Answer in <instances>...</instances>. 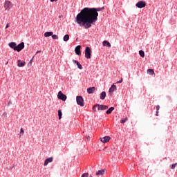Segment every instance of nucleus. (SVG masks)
Returning <instances> with one entry per match:
<instances>
[{
	"instance_id": "obj_27",
	"label": "nucleus",
	"mask_w": 177,
	"mask_h": 177,
	"mask_svg": "<svg viewBox=\"0 0 177 177\" xmlns=\"http://www.w3.org/2000/svg\"><path fill=\"white\" fill-rule=\"evenodd\" d=\"M127 121H128V118L126 117L125 119H122L121 121H120V123L121 124H124L125 122H127Z\"/></svg>"
},
{
	"instance_id": "obj_25",
	"label": "nucleus",
	"mask_w": 177,
	"mask_h": 177,
	"mask_svg": "<svg viewBox=\"0 0 177 177\" xmlns=\"http://www.w3.org/2000/svg\"><path fill=\"white\" fill-rule=\"evenodd\" d=\"M58 118L59 120H62V111L61 110H58Z\"/></svg>"
},
{
	"instance_id": "obj_21",
	"label": "nucleus",
	"mask_w": 177,
	"mask_h": 177,
	"mask_svg": "<svg viewBox=\"0 0 177 177\" xmlns=\"http://www.w3.org/2000/svg\"><path fill=\"white\" fill-rule=\"evenodd\" d=\"M114 110V107H110L106 112V115H110Z\"/></svg>"
},
{
	"instance_id": "obj_9",
	"label": "nucleus",
	"mask_w": 177,
	"mask_h": 177,
	"mask_svg": "<svg viewBox=\"0 0 177 177\" xmlns=\"http://www.w3.org/2000/svg\"><path fill=\"white\" fill-rule=\"evenodd\" d=\"M24 48L25 44L24 42H21L19 45L16 46L15 50H17V52H21V50H22V49H24Z\"/></svg>"
},
{
	"instance_id": "obj_37",
	"label": "nucleus",
	"mask_w": 177,
	"mask_h": 177,
	"mask_svg": "<svg viewBox=\"0 0 177 177\" xmlns=\"http://www.w3.org/2000/svg\"><path fill=\"white\" fill-rule=\"evenodd\" d=\"M11 104H12V101H9V102H8V106H10V105H11Z\"/></svg>"
},
{
	"instance_id": "obj_39",
	"label": "nucleus",
	"mask_w": 177,
	"mask_h": 177,
	"mask_svg": "<svg viewBox=\"0 0 177 177\" xmlns=\"http://www.w3.org/2000/svg\"><path fill=\"white\" fill-rule=\"evenodd\" d=\"M156 117H158V111H156Z\"/></svg>"
},
{
	"instance_id": "obj_10",
	"label": "nucleus",
	"mask_w": 177,
	"mask_h": 177,
	"mask_svg": "<svg viewBox=\"0 0 177 177\" xmlns=\"http://www.w3.org/2000/svg\"><path fill=\"white\" fill-rule=\"evenodd\" d=\"M111 138L110 136H104L103 138H100V140L104 143L106 144L107 142H109L111 140Z\"/></svg>"
},
{
	"instance_id": "obj_7",
	"label": "nucleus",
	"mask_w": 177,
	"mask_h": 177,
	"mask_svg": "<svg viewBox=\"0 0 177 177\" xmlns=\"http://www.w3.org/2000/svg\"><path fill=\"white\" fill-rule=\"evenodd\" d=\"M136 8L139 9H142V8H145L146 2L145 1H140L136 4Z\"/></svg>"
},
{
	"instance_id": "obj_31",
	"label": "nucleus",
	"mask_w": 177,
	"mask_h": 177,
	"mask_svg": "<svg viewBox=\"0 0 177 177\" xmlns=\"http://www.w3.org/2000/svg\"><path fill=\"white\" fill-rule=\"evenodd\" d=\"M89 176V174L88 173H84L81 177H88Z\"/></svg>"
},
{
	"instance_id": "obj_11",
	"label": "nucleus",
	"mask_w": 177,
	"mask_h": 177,
	"mask_svg": "<svg viewBox=\"0 0 177 177\" xmlns=\"http://www.w3.org/2000/svg\"><path fill=\"white\" fill-rule=\"evenodd\" d=\"M53 157H50V158H48L45 160L44 162V167H46L48 165V163H51L53 162Z\"/></svg>"
},
{
	"instance_id": "obj_40",
	"label": "nucleus",
	"mask_w": 177,
	"mask_h": 177,
	"mask_svg": "<svg viewBox=\"0 0 177 177\" xmlns=\"http://www.w3.org/2000/svg\"><path fill=\"white\" fill-rule=\"evenodd\" d=\"M9 27V24H8L6 26V28H8Z\"/></svg>"
},
{
	"instance_id": "obj_26",
	"label": "nucleus",
	"mask_w": 177,
	"mask_h": 177,
	"mask_svg": "<svg viewBox=\"0 0 177 177\" xmlns=\"http://www.w3.org/2000/svg\"><path fill=\"white\" fill-rule=\"evenodd\" d=\"M139 55H140V56H141V57H145V51L140 50L139 51Z\"/></svg>"
},
{
	"instance_id": "obj_38",
	"label": "nucleus",
	"mask_w": 177,
	"mask_h": 177,
	"mask_svg": "<svg viewBox=\"0 0 177 177\" xmlns=\"http://www.w3.org/2000/svg\"><path fill=\"white\" fill-rule=\"evenodd\" d=\"M50 2H57V1H58V0H50Z\"/></svg>"
},
{
	"instance_id": "obj_42",
	"label": "nucleus",
	"mask_w": 177,
	"mask_h": 177,
	"mask_svg": "<svg viewBox=\"0 0 177 177\" xmlns=\"http://www.w3.org/2000/svg\"><path fill=\"white\" fill-rule=\"evenodd\" d=\"M62 17H64V16H62V15H59V19H62Z\"/></svg>"
},
{
	"instance_id": "obj_17",
	"label": "nucleus",
	"mask_w": 177,
	"mask_h": 177,
	"mask_svg": "<svg viewBox=\"0 0 177 177\" xmlns=\"http://www.w3.org/2000/svg\"><path fill=\"white\" fill-rule=\"evenodd\" d=\"M73 63L75 64L80 70H83L82 65L77 60H73Z\"/></svg>"
},
{
	"instance_id": "obj_5",
	"label": "nucleus",
	"mask_w": 177,
	"mask_h": 177,
	"mask_svg": "<svg viewBox=\"0 0 177 177\" xmlns=\"http://www.w3.org/2000/svg\"><path fill=\"white\" fill-rule=\"evenodd\" d=\"M57 98L63 102H66L67 100V96L65 94H64L62 91H59Z\"/></svg>"
},
{
	"instance_id": "obj_3",
	"label": "nucleus",
	"mask_w": 177,
	"mask_h": 177,
	"mask_svg": "<svg viewBox=\"0 0 177 177\" xmlns=\"http://www.w3.org/2000/svg\"><path fill=\"white\" fill-rule=\"evenodd\" d=\"M85 57L87 59H91V48L90 47H86L85 48Z\"/></svg>"
},
{
	"instance_id": "obj_13",
	"label": "nucleus",
	"mask_w": 177,
	"mask_h": 177,
	"mask_svg": "<svg viewBox=\"0 0 177 177\" xmlns=\"http://www.w3.org/2000/svg\"><path fill=\"white\" fill-rule=\"evenodd\" d=\"M81 48H82V46L79 45V46H77L75 48V53L76 55H77L78 56H80V55H81Z\"/></svg>"
},
{
	"instance_id": "obj_8",
	"label": "nucleus",
	"mask_w": 177,
	"mask_h": 177,
	"mask_svg": "<svg viewBox=\"0 0 177 177\" xmlns=\"http://www.w3.org/2000/svg\"><path fill=\"white\" fill-rule=\"evenodd\" d=\"M80 27H82V28H90V27H92L91 23H79Z\"/></svg>"
},
{
	"instance_id": "obj_4",
	"label": "nucleus",
	"mask_w": 177,
	"mask_h": 177,
	"mask_svg": "<svg viewBox=\"0 0 177 177\" xmlns=\"http://www.w3.org/2000/svg\"><path fill=\"white\" fill-rule=\"evenodd\" d=\"M3 6H4L5 10L9 11L12 8V3L10 2V1H6Z\"/></svg>"
},
{
	"instance_id": "obj_33",
	"label": "nucleus",
	"mask_w": 177,
	"mask_h": 177,
	"mask_svg": "<svg viewBox=\"0 0 177 177\" xmlns=\"http://www.w3.org/2000/svg\"><path fill=\"white\" fill-rule=\"evenodd\" d=\"M97 107V106H96V104H95L93 106V108H92V109H93V111H94V112H96V108Z\"/></svg>"
},
{
	"instance_id": "obj_19",
	"label": "nucleus",
	"mask_w": 177,
	"mask_h": 177,
	"mask_svg": "<svg viewBox=\"0 0 177 177\" xmlns=\"http://www.w3.org/2000/svg\"><path fill=\"white\" fill-rule=\"evenodd\" d=\"M106 93L105 91H103L100 93V98L102 100H104L106 99Z\"/></svg>"
},
{
	"instance_id": "obj_1",
	"label": "nucleus",
	"mask_w": 177,
	"mask_h": 177,
	"mask_svg": "<svg viewBox=\"0 0 177 177\" xmlns=\"http://www.w3.org/2000/svg\"><path fill=\"white\" fill-rule=\"evenodd\" d=\"M104 10V7L88 8L86 7L80 10L76 17L77 23H97L98 21L99 12Z\"/></svg>"
},
{
	"instance_id": "obj_16",
	"label": "nucleus",
	"mask_w": 177,
	"mask_h": 177,
	"mask_svg": "<svg viewBox=\"0 0 177 177\" xmlns=\"http://www.w3.org/2000/svg\"><path fill=\"white\" fill-rule=\"evenodd\" d=\"M8 46H9L10 48H11L12 49H14V50H16L17 43H15V42H10V43L8 44Z\"/></svg>"
},
{
	"instance_id": "obj_41",
	"label": "nucleus",
	"mask_w": 177,
	"mask_h": 177,
	"mask_svg": "<svg viewBox=\"0 0 177 177\" xmlns=\"http://www.w3.org/2000/svg\"><path fill=\"white\" fill-rule=\"evenodd\" d=\"M41 50H37V52H36V53H41Z\"/></svg>"
},
{
	"instance_id": "obj_34",
	"label": "nucleus",
	"mask_w": 177,
	"mask_h": 177,
	"mask_svg": "<svg viewBox=\"0 0 177 177\" xmlns=\"http://www.w3.org/2000/svg\"><path fill=\"white\" fill-rule=\"evenodd\" d=\"M2 117L3 118H6L7 117V113L6 112H4L3 114H2Z\"/></svg>"
},
{
	"instance_id": "obj_15",
	"label": "nucleus",
	"mask_w": 177,
	"mask_h": 177,
	"mask_svg": "<svg viewBox=\"0 0 177 177\" xmlns=\"http://www.w3.org/2000/svg\"><path fill=\"white\" fill-rule=\"evenodd\" d=\"M26 66V62H21V60H18L17 61V66L19 68H22Z\"/></svg>"
},
{
	"instance_id": "obj_24",
	"label": "nucleus",
	"mask_w": 177,
	"mask_h": 177,
	"mask_svg": "<svg viewBox=\"0 0 177 177\" xmlns=\"http://www.w3.org/2000/svg\"><path fill=\"white\" fill-rule=\"evenodd\" d=\"M63 39H64V41L65 42H67V41H69V39H70V36H69V35H65L64 36Z\"/></svg>"
},
{
	"instance_id": "obj_30",
	"label": "nucleus",
	"mask_w": 177,
	"mask_h": 177,
	"mask_svg": "<svg viewBox=\"0 0 177 177\" xmlns=\"http://www.w3.org/2000/svg\"><path fill=\"white\" fill-rule=\"evenodd\" d=\"M53 39H59V37L57 35H52Z\"/></svg>"
},
{
	"instance_id": "obj_36",
	"label": "nucleus",
	"mask_w": 177,
	"mask_h": 177,
	"mask_svg": "<svg viewBox=\"0 0 177 177\" xmlns=\"http://www.w3.org/2000/svg\"><path fill=\"white\" fill-rule=\"evenodd\" d=\"M86 138L88 140H90V136H86Z\"/></svg>"
},
{
	"instance_id": "obj_35",
	"label": "nucleus",
	"mask_w": 177,
	"mask_h": 177,
	"mask_svg": "<svg viewBox=\"0 0 177 177\" xmlns=\"http://www.w3.org/2000/svg\"><path fill=\"white\" fill-rule=\"evenodd\" d=\"M156 110L158 111L160 110V105L156 106Z\"/></svg>"
},
{
	"instance_id": "obj_20",
	"label": "nucleus",
	"mask_w": 177,
	"mask_h": 177,
	"mask_svg": "<svg viewBox=\"0 0 177 177\" xmlns=\"http://www.w3.org/2000/svg\"><path fill=\"white\" fill-rule=\"evenodd\" d=\"M105 173V170L104 169H102V170H99L97 173H96V176H104Z\"/></svg>"
},
{
	"instance_id": "obj_28",
	"label": "nucleus",
	"mask_w": 177,
	"mask_h": 177,
	"mask_svg": "<svg viewBox=\"0 0 177 177\" xmlns=\"http://www.w3.org/2000/svg\"><path fill=\"white\" fill-rule=\"evenodd\" d=\"M24 128H21L20 129V136H24Z\"/></svg>"
},
{
	"instance_id": "obj_14",
	"label": "nucleus",
	"mask_w": 177,
	"mask_h": 177,
	"mask_svg": "<svg viewBox=\"0 0 177 177\" xmlns=\"http://www.w3.org/2000/svg\"><path fill=\"white\" fill-rule=\"evenodd\" d=\"M96 91V88L95 87H90L87 88V93L88 94L91 95V94H93Z\"/></svg>"
},
{
	"instance_id": "obj_43",
	"label": "nucleus",
	"mask_w": 177,
	"mask_h": 177,
	"mask_svg": "<svg viewBox=\"0 0 177 177\" xmlns=\"http://www.w3.org/2000/svg\"><path fill=\"white\" fill-rule=\"evenodd\" d=\"M90 177H93L92 176H90Z\"/></svg>"
},
{
	"instance_id": "obj_12",
	"label": "nucleus",
	"mask_w": 177,
	"mask_h": 177,
	"mask_svg": "<svg viewBox=\"0 0 177 177\" xmlns=\"http://www.w3.org/2000/svg\"><path fill=\"white\" fill-rule=\"evenodd\" d=\"M115 91H117V86L113 84L109 91L110 95H112Z\"/></svg>"
},
{
	"instance_id": "obj_22",
	"label": "nucleus",
	"mask_w": 177,
	"mask_h": 177,
	"mask_svg": "<svg viewBox=\"0 0 177 177\" xmlns=\"http://www.w3.org/2000/svg\"><path fill=\"white\" fill-rule=\"evenodd\" d=\"M53 35V32H46L44 33V37H51Z\"/></svg>"
},
{
	"instance_id": "obj_32",
	"label": "nucleus",
	"mask_w": 177,
	"mask_h": 177,
	"mask_svg": "<svg viewBox=\"0 0 177 177\" xmlns=\"http://www.w3.org/2000/svg\"><path fill=\"white\" fill-rule=\"evenodd\" d=\"M122 81H123V79H122V77H121V78H120V80L118 81V82H116V84H121V83L122 82Z\"/></svg>"
},
{
	"instance_id": "obj_2",
	"label": "nucleus",
	"mask_w": 177,
	"mask_h": 177,
	"mask_svg": "<svg viewBox=\"0 0 177 177\" xmlns=\"http://www.w3.org/2000/svg\"><path fill=\"white\" fill-rule=\"evenodd\" d=\"M76 102L77 105L80 106L81 107H84L85 106L84 100L82 96H77Z\"/></svg>"
},
{
	"instance_id": "obj_6",
	"label": "nucleus",
	"mask_w": 177,
	"mask_h": 177,
	"mask_svg": "<svg viewBox=\"0 0 177 177\" xmlns=\"http://www.w3.org/2000/svg\"><path fill=\"white\" fill-rule=\"evenodd\" d=\"M95 106H97L98 111H106L109 109V106L96 104Z\"/></svg>"
},
{
	"instance_id": "obj_29",
	"label": "nucleus",
	"mask_w": 177,
	"mask_h": 177,
	"mask_svg": "<svg viewBox=\"0 0 177 177\" xmlns=\"http://www.w3.org/2000/svg\"><path fill=\"white\" fill-rule=\"evenodd\" d=\"M176 165H177V163L172 164L170 168L171 169H175V168L176 167Z\"/></svg>"
},
{
	"instance_id": "obj_23",
	"label": "nucleus",
	"mask_w": 177,
	"mask_h": 177,
	"mask_svg": "<svg viewBox=\"0 0 177 177\" xmlns=\"http://www.w3.org/2000/svg\"><path fill=\"white\" fill-rule=\"evenodd\" d=\"M147 74L150 75H155L154 70L153 69H148Z\"/></svg>"
},
{
	"instance_id": "obj_18",
	"label": "nucleus",
	"mask_w": 177,
	"mask_h": 177,
	"mask_svg": "<svg viewBox=\"0 0 177 177\" xmlns=\"http://www.w3.org/2000/svg\"><path fill=\"white\" fill-rule=\"evenodd\" d=\"M102 45H103V46H108V48H111V43L109 41H106V40H104L102 42Z\"/></svg>"
}]
</instances>
